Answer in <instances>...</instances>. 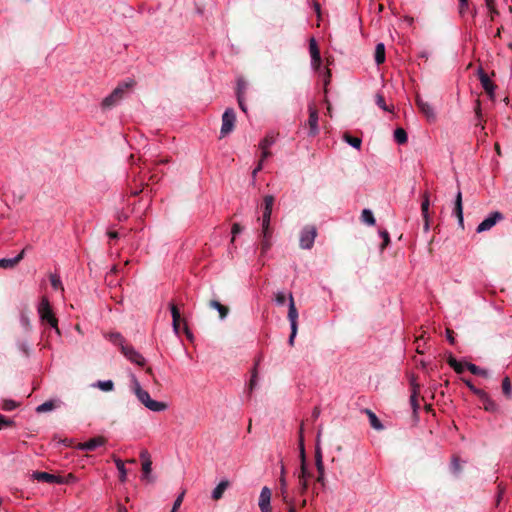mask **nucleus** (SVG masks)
Returning <instances> with one entry per match:
<instances>
[{"mask_svg": "<svg viewBox=\"0 0 512 512\" xmlns=\"http://www.w3.org/2000/svg\"><path fill=\"white\" fill-rule=\"evenodd\" d=\"M37 311L41 321L48 323L52 328L56 330L57 333H59L58 321L52 311L50 302L47 297L43 296L41 298L37 307Z\"/></svg>", "mask_w": 512, "mask_h": 512, "instance_id": "nucleus-1", "label": "nucleus"}, {"mask_svg": "<svg viewBox=\"0 0 512 512\" xmlns=\"http://www.w3.org/2000/svg\"><path fill=\"white\" fill-rule=\"evenodd\" d=\"M138 390L136 397L147 409L153 412H161L167 409V404L165 402L153 400L150 397V394L144 389Z\"/></svg>", "mask_w": 512, "mask_h": 512, "instance_id": "nucleus-2", "label": "nucleus"}, {"mask_svg": "<svg viewBox=\"0 0 512 512\" xmlns=\"http://www.w3.org/2000/svg\"><path fill=\"white\" fill-rule=\"evenodd\" d=\"M131 86L130 83H122L118 85L113 92L105 97L102 101V107L103 108H111L114 106L119 100L122 99L125 91Z\"/></svg>", "mask_w": 512, "mask_h": 512, "instance_id": "nucleus-3", "label": "nucleus"}, {"mask_svg": "<svg viewBox=\"0 0 512 512\" xmlns=\"http://www.w3.org/2000/svg\"><path fill=\"white\" fill-rule=\"evenodd\" d=\"M316 236L317 231L314 226L304 227L300 234V247L302 249H311L314 244Z\"/></svg>", "mask_w": 512, "mask_h": 512, "instance_id": "nucleus-4", "label": "nucleus"}, {"mask_svg": "<svg viewBox=\"0 0 512 512\" xmlns=\"http://www.w3.org/2000/svg\"><path fill=\"white\" fill-rule=\"evenodd\" d=\"M236 120L235 112L232 108H227L222 115L221 137L228 135L234 128Z\"/></svg>", "mask_w": 512, "mask_h": 512, "instance_id": "nucleus-5", "label": "nucleus"}, {"mask_svg": "<svg viewBox=\"0 0 512 512\" xmlns=\"http://www.w3.org/2000/svg\"><path fill=\"white\" fill-rule=\"evenodd\" d=\"M477 74L483 89L488 94L490 100L494 101L496 85L490 80L489 76L482 68L478 69Z\"/></svg>", "mask_w": 512, "mask_h": 512, "instance_id": "nucleus-6", "label": "nucleus"}, {"mask_svg": "<svg viewBox=\"0 0 512 512\" xmlns=\"http://www.w3.org/2000/svg\"><path fill=\"white\" fill-rule=\"evenodd\" d=\"M503 219V214L495 211L492 212L487 218H485L476 228L477 233H482L490 230L497 222Z\"/></svg>", "mask_w": 512, "mask_h": 512, "instance_id": "nucleus-7", "label": "nucleus"}, {"mask_svg": "<svg viewBox=\"0 0 512 512\" xmlns=\"http://www.w3.org/2000/svg\"><path fill=\"white\" fill-rule=\"evenodd\" d=\"M309 118H308V126H309V135L316 136L319 133L318 126V111L313 104L308 106Z\"/></svg>", "mask_w": 512, "mask_h": 512, "instance_id": "nucleus-8", "label": "nucleus"}, {"mask_svg": "<svg viewBox=\"0 0 512 512\" xmlns=\"http://www.w3.org/2000/svg\"><path fill=\"white\" fill-rule=\"evenodd\" d=\"M121 352L131 362H133V363H135V364H137L139 366H143L145 364L144 357L140 353H138L132 346H129V345L125 344L121 348Z\"/></svg>", "mask_w": 512, "mask_h": 512, "instance_id": "nucleus-9", "label": "nucleus"}, {"mask_svg": "<svg viewBox=\"0 0 512 512\" xmlns=\"http://www.w3.org/2000/svg\"><path fill=\"white\" fill-rule=\"evenodd\" d=\"M309 52L311 56V66L314 70H320L321 56L317 42L314 38L309 40Z\"/></svg>", "mask_w": 512, "mask_h": 512, "instance_id": "nucleus-10", "label": "nucleus"}, {"mask_svg": "<svg viewBox=\"0 0 512 512\" xmlns=\"http://www.w3.org/2000/svg\"><path fill=\"white\" fill-rule=\"evenodd\" d=\"M271 496H272V492H271L270 488L265 486L261 489L260 496H259V502H258L261 512H271V506H270Z\"/></svg>", "mask_w": 512, "mask_h": 512, "instance_id": "nucleus-11", "label": "nucleus"}, {"mask_svg": "<svg viewBox=\"0 0 512 512\" xmlns=\"http://www.w3.org/2000/svg\"><path fill=\"white\" fill-rule=\"evenodd\" d=\"M106 443V439L102 436L94 437L86 442L79 443L77 445L78 450L82 451H94L98 447L103 446Z\"/></svg>", "mask_w": 512, "mask_h": 512, "instance_id": "nucleus-12", "label": "nucleus"}, {"mask_svg": "<svg viewBox=\"0 0 512 512\" xmlns=\"http://www.w3.org/2000/svg\"><path fill=\"white\" fill-rule=\"evenodd\" d=\"M453 214L457 217L459 225L461 227H463L464 226V219H463L462 193H461V190L459 188H458V191H457L456 196H455Z\"/></svg>", "mask_w": 512, "mask_h": 512, "instance_id": "nucleus-13", "label": "nucleus"}, {"mask_svg": "<svg viewBox=\"0 0 512 512\" xmlns=\"http://www.w3.org/2000/svg\"><path fill=\"white\" fill-rule=\"evenodd\" d=\"M33 479L50 484H59L60 475L50 474L48 472L36 471L32 474Z\"/></svg>", "mask_w": 512, "mask_h": 512, "instance_id": "nucleus-14", "label": "nucleus"}, {"mask_svg": "<svg viewBox=\"0 0 512 512\" xmlns=\"http://www.w3.org/2000/svg\"><path fill=\"white\" fill-rule=\"evenodd\" d=\"M416 105L428 120H435L436 116L433 107L428 102L424 101L419 95L416 97Z\"/></svg>", "mask_w": 512, "mask_h": 512, "instance_id": "nucleus-15", "label": "nucleus"}, {"mask_svg": "<svg viewBox=\"0 0 512 512\" xmlns=\"http://www.w3.org/2000/svg\"><path fill=\"white\" fill-rule=\"evenodd\" d=\"M300 457H301V467H300V473L298 475V479L304 478V479L308 480L310 477V473L308 472L307 467H306L302 429L300 430Z\"/></svg>", "mask_w": 512, "mask_h": 512, "instance_id": "nucleus-16", "label": "nucleus"}, {"mask_svg": "<svg viewBox=\"0 0 512 512\" xmlns=\"http://www.w3.org/2000/svg\"><path fill=\"white\" fill-rule=\"evenodd\" d=\"M289 299V309H288V320L290 322V327L298 328L297 319H298V311L294 303V298L291 293L288 295Z\"/></svg>", "mask_w": 512, "mask_h": 512, "instance_id": "nucleus-17", "label": "nucleus"}, {"mask_svg": "<svg viewBox=\"0 0 512 512\" xmlns=\"http://www.w3.org/2000/svg\"><path fill=\"white\" fill-rule=\"evenodd\" d=\"M263 202L264 208L261 220H271L274 197L272 195H266L263 199Z\"/></svg>", "mask_w": 512, "mask_h": 512, "instance_id": "nucleus-18", "label": "nucleus"}, {"mask_svg": "<svg viewBox=\"0 0 512 512\" xmlns=\"http://www.w3.org/2000/svg\"><path fill=\"white\" fill-rule=\"evenodd\" d=\"M24 257V250H22L14 258H2L0 259V267L4 269L14 268Z\"/></svg>", "mask_w": 512, "mask_h": 512, "instance_id": "nucleus-19", "label": "nucleus"}, {"mask_svg": "<svg viewBox=\"0 0 512 512\" xmlns=\"http://www.w3.org/2000/svg\"><path fill=\"white\" fill-rule=\"evenodd\" d=\"M429 206H430L429 195H428V193H425L423 196L422 204H421V213H422V216L424 219L425 231L429 230V213H428Z\"/></svg>", "mask_w": 512, "mask_h": 512, "instance_id": "nucleus-20", "label": "nucleus"}, {"mask_svg": "<svg viewBox=\"0 0 512 512\" xmlns=\"http://www.w3.org/2000/svg\"><path fill=\"white\" fill-rule=\"evenodd\" d=\"M279 496L284 503H291L292 498L288 494V485L285 476L279 478Z\"/></svg>", "mask_w": 512, "mask_h": 512, "instance_id": "nucleus-21", "label": "nucleus"}, {"mask_svg": "<svg viewBox=\"0 0 512 512\" xmlns=\"http://www.w3.org/2000/svg\"><path fill=\"white\" fill-rule=\"evenodd\" d=\"M229 487L228 480H222L220 483L213 489L211 497L213 500H219L222 498L225 490Z\"/></svg>", "mask_w": 512, "mask_h": 512, "instance_id": "nucleus-22", "label": "nucleus"}, {"mask_svg": "<svg viewBox=\"0 0 512 512\" xmlns=\"http://www.w3.org/2000/svg\"><path fill=\"white\" fill-rule=\"evenodd\" d=\"M170 311H171V315H172L173 330H174L175 334L178 335L179 334L180 312H179L178 308L173 303L170 304Z\"/></svg>", "mask_w": 512, "mask_h": 512, "instance_id": "nucleus-23", "label": "nucleus"}, {"mask_svg": "<svg viewBox=\"0 0 512 512\" xmlns=\"http://www.w3.org/2000/svg\"><path fill=\"white\" fill-rule=\"evenodd\" d=\"M114 460V463L119 471V480L120 482L124 483L126 482L127 480V470L125 468V464L124 462L120 459V458H117V457H114L113 458Z\"/></svg>", "mask_w": 512, "mask_h": 512, "instance_id": "nucleus-24", "label": "nucleus"}, {"mask_svg": "<svg viewBox=\"0 0 512 512\" xmlns=\"http://www.w3.org/2000/svg\"><path fill=\"white\" fill-rule=\"evenodd\" d=\"M209 305L211 308L216 309L219 312V316L221 319H224L229 313L228 307L222 305L220 302L216 300L210 301Z\"/></svg>", "mask_w": 512, "mask_h": 512, "instance_id": "nucleus-25", "label": "nucleus"}, {"mask_svg": "<svg viewBox=\"0 0 512 512\" xmlns=\"http://www.w3.org/2000/svg\"><path fill=\"white\" fill-rule=\"evenodd\" d=\"M366 413L368 415L371 427H373L375 430H382L384 428L383 424L374 412L371 410H366Z\"/></svg>", "mask_w": 512, "mask_h": 512, "instance_id": "nucleus-26", "label": "nucleus"}, {"mask_svg": "<svg viewBox=\"0 0 512 512\" xmlns=\"http://www.w3.org/2000/svg\"><path fill=\"white\" fill-rule=\"evenodd\" d=\"M385 61V46L383 43H378L375 48V62L380 65Z\"/></svg>", "mask_w": 512, "mask_h": 512, "instance_id": "nucleus-27", "label": "nucleus"}, {"mask_svg": "<svg viewBox=\"0 0 512 512\" xmlns=\"http://www.w3.org/2000/svg\"><path fill=\"white\" fill-rule=\"evenodd\" d=\"M56 407H57V403L53 400H49V401H46V402L42 403L41 405L37 406L36 412L44 413V412L52 411Z\"/></svg>", "mask_w": 512, "mask_h": 512, "instance_id": "nucleus-28", "label": "nucleus"}, {"mask_svg": "<svg viewBox=\"0 0 512 512\" xmlns=\"http://www.w3.org/2000/svg\"><path fill=\"white\" fill-rule=\"evenodd\" d=\"M450 367L454 369L456 373H462L464 369L466 368V364H462L461 362L457 361L453 356H450L447 360Z\"/></svg>", "mask_w": 512, "mask_h": 512, "instance_id": "nucleus-29", "label": "nucleus"}, {"mask_svg": "<svg viewBox=\"0 0 512 512\" xmlns=\"http://www.w3.org/2000/svg\"><path fill=\"white\" fill-rule=\"evenodd\" d=\"M394 139L398 144H405L408 140L406 131L403 128H397L394 131Z\"/></svg>", "mask_w": 512, "mask_h": 512, "instance_id": "nucleus-30", "label": "nucleus"}, {"mask_svg": "<svg viewBox=\"0 0 512 512\" xmlns=\"http://www.w3.org/2000/svg\"><path fill=\"white\" fill-rule=\"evenodd\" d=\"M466 368L474 375H478V376H482V377H487L488 376V371L485 370V369H482L480 367H478L477 365L475 364H472V363H466Z\"/></svg>", "mask_w": 512, "mask_h": 512, "instance_id": "nucleus-31", "label": "nucleus"}, {"mask_svg": "<svg viewBox=\"0 0 512 512\" xmlns=\"http://www.w3.org/2000/svg\"><path fill=\"white\" fill-rule=\"evenodd\" d=\"M93 386L105 392H109L114 389V383L112 380L97 381Z\"/></svg>", "mask_w": 512, "mask_h": 512, "instance_id": "nucleus-32", "label": "nucleus"}, {"mask_svg": "<svg viewBox=\"0 0 512 512\" xmlns=\"http://www.w3.org/2000/svg\"><path fill=\"white\" fill-rule=\"evenodd\" d=\"M361 220L368 224V225H374L375 224V218L371 210L364 209L361 214Z\"/></svg>", "mask_w": 512, "mask_h": 512, "instance_id": "nucleus-33", "label": "nucleus"}, {"mask_svg": "<svg viewBox=\"0 0 512 512\" xmlns=\"http://www.w3.org/2000/svg\"><path fill=\"white\" fill-rule=\"evenodd\" d=\"M109 341H111L114 345H118L120 348H122L125 345V340L119 333H110L108 335Z\"/></svg>", "mask_w": 512, "mask_h": 512, "instance_id": "nucleus-34", "label": "nucleus"}, {"mask_svg": "<svg viewBox=\"0 0 512 512\" xmlns=\"http://www.w3.org/2000/svg\"><path fill=\"white\" fill-rule=\"evenodd\" d=\"M344 140L349 144L351 145L352 147L356 148V149H360L361 147V144H362V140L358 137H352L351 135L349 134H344L343 136Z\"/></svg>", "mask_w": 512, "mask_h": 512, "instance_id": "nucleus-35", "label": "nucleus"}, {"mask_svg": "<svg viewBox=\"0 0 512 512\" xmlns=\"http://www.w3.org/2000/svg\"><path fill=\"white\" fill-rule=\"evenodd\" d=\"M480 399L483 401L485 410L494 411L496 409L495 402L488 396V394L486 392H485V396L480 397Z\"/></svg>", "mask_w": 512, "mask_h": 512, "instance_id": "nucleus-36", "label": "nucleus"}, {"mask_svg": "<svg viewBox=\"0 0 512 512\" xmlns=\"http://www.w3.org/2000/svg\"><path fill=\"white\" fill-rule=\"evenodd\" d=\"M271 220H261V236H272V229L270 227Z\"/></svg>", "mask_w": 512, "mask_h": 512, "instance_id": "nucleus-37", "label": "nucleus"}, {"mask_svg": "<svg viewBox=\"0 0 512 512\" xmlns=\"http://www.w3.org/2000/svg\"><path fill=\"white\" fill-rule=\"evenodd\" d=\"M271 238L272 236H262V240H261V252L262 254H265L271 247L272 245V242H271Z\"/></svg>", "mask_w": 512, "mask_h": 512, "instance_id": "nucleus-38", "label": "nucleus"}, {"mask_svg": "<svg viewBox=\"0 0 512 512\" xmlns=\"http://www.w3.org/2000/svg\"><path fill=\"white\" fill-rule=\"evenodd\" d=\"M275 142V138L273 135H267L260 143L259 148H267L269 149Z\"/></svg>", "mask_w": 512, "mask_h": 512, "instance_id": "nucleus-39", "label": "nucleus"}, {"mask_svg": "<svg viewBox=\"0 0 512 512\" xmlns=\"http://www.w3.org/2000/svg\"><path fill=\"white\" fill-rule=\"evenodd\" d=\"M50 282H51V286L54 289H56V290L57 289H62L63 290L61 279H60V277L57 274H51L50 275Z\"/></svg>", "mask_w": 512, "mask_h": 512, "instance_id": "nucleus-40", "label": "nucleus"}, {"mask_svg": "<svg viewBox=\"0 0 512 512\" xmlns=\"http://www.w3.org/2000/svg\"><path fill=\"white\" fill-rule=\"evenodd\" d=\"M463 382L466 384V386L476 395H478L479 397H484L485 396V392L481 389H478L476 388L470 380H466V379H463Z\"/></svg>", "mask_w": 512, "mask_h": 512, "instance_id": "nucleus-41", "label": "nucleus"}, {"mask_svg": "<svg viewBox=\"0 0 512 512\" xmlns=\"http://www.w3.org/2000/svg\"><path fill=\"white\" fill-rule=\"evenodd\" d=\"M17 407V403L14 400H4L1 408L5 411H12Z\"/></svg>", "mask_w": 512, "mask_h": 512, "instance_id": "nucleus-42", "label": "nucleus"}, {"mask_svg": "<svg viewBox=\"0 0 512 512\" xmlns=\"http://www.w3.org/2000/svg\"><path fill=\"white\" fill-rule=\"evenodd\" d=\"M376 104L379 108H381L384 111H391L389 107L385 103V99L381 94L376 95Z\"/></svg>", "mask_w": 512, "mask_h": 512, "instance_id": "nucleus-43", "label": "nucleus"}, {"mask_svg": "<svg viewBox=\"0 0 512 512\" xmlns=\"http://www.w3.org/2000/svg\"><path fill=\"white\" fill-rule=\"evenodd\" d=\"M502 390L506 396L509 397L511 395L512 388L508 377H506L502 382Z\"/></svg>", "mask_w": 512, "mask_h": 512, "instance_id": "nucleus-44", "label": "nucleus"}, {"mask_svg": "<svg viewBox=\"0 0 512 512\" xmlns=\"http://www.w3.org/2000/svg\"><path fill=\"white\" fill-rule=\"evenodd\" d=\"M320 436H321V430H319L317 433L315 460H317V459L322 460V452H321V448H320Z\"/></svg>", "mask_w": 512, "mask_h": 512, "instance_id": "nucleus-45", "label": "nucleus"}, {"mask_svg": "<svg viewBox=\"0 0 512 512\" xmlns=\"http://www.w3.org/2000/svg\"><path fill=\"white\" fill-rule=\"evenodd\" d=\"M286 299H287V296L286 294L283 292V291H278L276 294H275V302L277 305H284V303L286 302Z\"/></svg>", "mask_w": 512, "mask_h": 512, "instance_id": "nucleus-46", "label": "nucleus"}, {"mask_svg": "<svg viewBox=\"0 0 512 512\" xmlns=\"http://www.w3.org/2000/svg\"><path fill=\"white\" fill-rule=\"evenodd\" d=\"M318 71L322 74L324 86L326 88L327 85L330 83L331 72L328 68H324L322 71L320 69Z\"/></svg>", "mask_w": 512, "mask_h": 512, "instance_id": "nucleus-47", "label": "nucleus"}, {"mask_svg": "<svg viewBox=\"0 0 512 512\" xmlns=\"http://www.w3.org/2000/svg\"><path fill=\"white\" fill-rule=\"evenodd\" d=\"M61 482L59 484H71L76 481V477L73 474H67L65 476H60Z\"/></svg>", "mask_w": 512, "mask_h": 512, "instance_id": "nucleus-48", "label": "nucleus"}, {"mask_svg": "<svg viewBox=\"0 0 512 512\" xmlns=\"http://www.w3.org/2000/svg\"><path fill=\"white\" fill-rule=\"evenodd\" d=\"M487 9L489 10L490 18L493 21L496 16L499 15V11L497 10L495 6V2L490 3V5H486Z\"/></svg>", "mask_w": 512, "mask_h": 512, "instance_id": "nucleus-49", "label": "nucleus"}, {"mask_svg": "<svg viewBox=\"0 0 512 512\" xmlns=\"http://www.w3.org/2000/svg\"><path fill=\"white\" fill-rule=\"evenodd\" d=\"M151 470H152V461H146V462L142 463V471H143L144 477H147L151 473Z\"/></svg>", "mask_w": 512, "mask_h": 512, "instance_id": "nucleus-50", "label": "nucleus"}, {"mask_svg": "<svg viewBox=\"0 0 512 512\" xmlns=\"http://www.w3.org/2000/svg\"><path fill=\"white\" fill-rule=\"evenodd\" d=\"M183 498H184V492L179 494L177 496V498L175 499L174 504H173V508H172V512H176L178 510V508L181 506V504L183 502Z\"/></svg>", "mask_w": 512, "mask_h": 512, "instance_id": "nucleus-51", "label": "nucleus"}, {"mask_svg": "<svg viewBox=\"0 0 512 512\" xmlns=\"http://www.w3.org/2000/svg\"><path fill=\"white\" fill-rule=\"evenodd\" d=\"M13 421L0 414V430L5 427L12 426Z\"/></svg>", "mask_w": 512, "mask_h": 512, "instance_id": "nucleus-52", "label": "nucleus"}, {"mask_svg": "<svg viewBox=\"0 0 512 512\" xmlns=\"http://www.w3.org/2000/svg\"><path fill=\"white\" fill-rule=\"evenodd\" d=\"M380 236L382 237L383 239V244H382V248H384L385 246H387L390 242V237H389V233L384 230V231H380Z\"/></svg>", "mask_w": 512, "mask_h": 512, "instance_id": "nucleus-53", "label": "nucleus"}, {"mask_svg": "<svg viewBox=\"0 0 512 512\" xmlns=\"http://www.w3.org/2000/svg\"><path fill=\"white\" fill-rule=\"evenodd\" d=\"M238 104H239V107L240 109L243 111V112H247V107H246V104H245V101H244V97L243 95L240 94V92L238 93Z\"/></svg>", "mask_w": 512, "mask_h": 512, "instance_id": "nucleus-54", "label": "nucleus"}, {"mask_svg": "<svg viewBox=\"0 0 512 512\" xmlns=\"http://www.w3.org/2000/svg\"><path fill=\"white\" fill-rule=\"evenodd\" d=\"M138 389H142L139 381L136 379L135 376L132 377V390L135 393V395L138 393Z\"/></svg>", "mask_w": 512, "mask_h": 512, "instance_id": "nucleus-55", "label": "nucleus"}, {"mask_svg": "<svg viewBox=\"0 0 512 512\" xmlns=\"http://www.w3.org/2000/svg\"><path fill=\"white\" fill-rule=\"evenodd\" d=\"M241 231H242L241 226H240L238 223H234V224H233V226H232V234H233V237H232V239H231V242H234L235 236H236L237 234H239Z\"/></svg>", "mask_w": 512, "mask_h": 512, "instance_id": "nucleus-56", "label": "nucleus"}, {"mask_svg": "<svg viewBox=\"0 0 512 512\" xmlns=\"http://www.w3.org/2000/svg\"><path fill=\"white\" fill-rule=\"evenodd\" d=\"M20 322H21V324H22V325H23L27 330H29V329L31 328L30 320H29V318H28L26 315H24V314H22V315H21V317H20Z\"/></svg>", "mask_w": 512, "mask_h": 512, "instance_id": "nucleus-57", "label": "nucleus"}, {"mask_svg": "<svg viewBox=\"0 0 512 512\" xmlns=\"http://www.w3.org/2000/svg\"><path fill=\"white\" fill-rule=\"evenodd\" d=\"M299 480V486L301 493H304L307 490L308 487V480L307 479H298Z\"/></svg>", "mask_w": 512, "mask_h": 512, "instance_id": "nucleus-58", "label": "nucleus"}, {"mask_svg": "<svg viewBox=\"0 0 512 512\" xmlns=\"http://www.w3.org/2000/svg\"><path fill=\"white\" fill-rule=\"evenodd\" d=\"M263 168V159H260L259 163L257 164V166L254 168V170L252 171V177L253 179H255L257 173L259 171H261Z\"/></svg>", "mask_w": 512, "mask_h": 512, "instance_id": "nucleus-59", "label": "nucleus"}, {"mask_svg": "<svg viewBox=\"0 0 512 512\" xmlns=\"http://www.w3.org/2000/svg\"><path fill=\"white\" fill-rule=\"evenodd\" d=\"M297 329L298 328L291 327V334H290L289 340H288V343L291 346L294 344V339H295L296 334H297Z\"/></svg>", "mask_w": 512, "mask_h": 512, "instance_id": "nucleus-60", "label": "nucleus"}, {"mask_svg": "<svg viewBox=\"0 0 512 512\" xmlns=\"http://www.w3.org/2000/svg\"><path fill=\"white\" fill-rule=\"evenodd\" d=\"M140 458L142 460V463H144L146 461H151L150 454H149V452L147 450L141 451Z\"/></svg>", "mask_w": 512, "mask_h": 512, "instance_id": "nucleus-61", "label": "nucleus"}, {"mask_svg": "<svg viewBox=\"0 0 512 512\" xmlns=\"http://www.w3.org/2000/svg\"><path fill=\"white\" fill-rule=\"evenodd\" d=\"M459 2H460L459 11H460V14H463L468 7V0H459Z\"/></svg>", "mask_w": 512, "mask_h": 512, "instance_id": "nucleus-62", "label": "nucleus"}, {"mask_svg": "<svg viewBox=\"0 0 512 512\" xmlns=\"http://www.w3.org/2000/svg\"><path fill=\"white\" fill-rule=\"evenodd\" d=\"M410 402H411V405L413 407V410L416 411L417 408H418V403H417V398H416V394L415 393L413 395H411Z\"/></svg>", "mask_w": 512, "mask_h": 512, "instance_id": "nucleus-63", "label": "nucleus"}, {"mask_svg": "<svg viewBox=\"0 0 512 512\" xmlns=\"http://www.w3.org/2000/svg\"><path fill=\"white\" fill-rule=\"evenodd\" d=\"M261 149V159H263V161L268 158L270 155H271V152L269 151V149L267 148H260Z\"/></svg>", "mask_w": 512, "mask_h": 512, "instance_id": "nucleus-64", "label": "nucleus"}]
</instances>
